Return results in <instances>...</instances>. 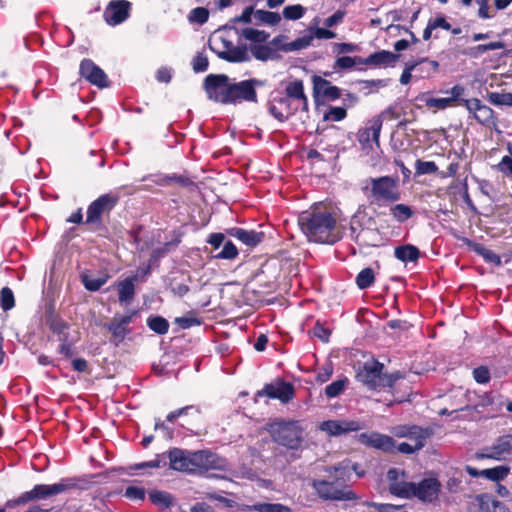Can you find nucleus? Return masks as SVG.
<instances>
[{
    "label": "nucleus",
    "mask_w": 512,
    "mask_h": 512,
    "mask_svg": "<svg viewBox=\"0 0 512 512\" xmlns=\"http://www.w3.org/2000/svg\"><path fill=\"white\" fill-rule=\"evenodd\" d=\"M298 224L312 242L334 244L342 238L340 215L333 207L316 204L299 215Z\"/></svg>",
    "instance_id": "nucleus-1"
},
{
    "label": "nucleus",
    "mask_w": 512,
    "mask_h": 512,
    "mask_svg": "<svg viewBox=\"0 0 512 512\" xmlns=\"http://www.w3.org/2000/svg\"><path fill=\"white\" fill-rule=\"evenodd\" d=\"M257 79L236 82L225 74H210L203 82V88L209 99L222 104L256 103V87L261 86Z\"/></svg>",
    "instance_id": "nucleus-2"
},
{
    "label": "nucleus",
    "mask_w": 512,
    "mask_h": 512,
    "mask_svg": "<svg viewBox=\"0 0 512 512\" xmlns=\"http://www.w3.org/2000/svg\"><path fill=\"white\" fill-rule=\"evenodd\" d=\"M399 471L392 468L387 477L390 481L389 490L393 495L404 498H417L424 503L435 502L440 493L441 483L436 478H425L419 483L397 481Z\"/></svg>",
    "instance_id": "nucleus-3"
},
{
    "label": "nucleus",
    "mask_w": 512,
    "mask_h": 512,
    "mask_svg": "<svg viewBox=\"0 0 512 512\" xmlns=\"http://www.w3.org/2000/svg\"><path fill=\"white\" fill-rule=\"evenodd\" d=\"M365 183L362 191L371 205L382 207L400 200L398 182L390 176L369 178Z\"/></svg>",
    "instance_id": "nucleus-4"
},
{
    "label": "nucleus",
    "mask_w": 512,
    "mask_h": 512,
    "mask_svg": "<svg viewBox=\"0 0 512 512\" xmlns=\"http://www.w3.org/2000/svg\"><path fill=\"white\" fill-rule=\"evenodd\" d=\"M267 431L274 442L291 450H297L303 441L297 421H276L267 425Z\"/></svg>",
    "instance_id": "nucleus-5"
},
{
    "label": "nucleus",
    "mask_w": 512,
    "mask_h": 512,
    "mask_svg": "<svg viewBox=\"0 0 512 512\" xmlns=\"http://www.w3.org/2000/svg\"><path fill=\"white\" fill-rule=\"evenodd\" d=\"M120 196L117 193H106L92 201L86 212L85 224L93 230H98L104 225V218L108 217L119 203Z\"/></svg>",
    "instance_id": "nucleus-6"
},
{
    "label": "nucleus",
    "mask_w": 512,
    "mask_h": 512,
    "mask_svg": "<svg viewBox=\"0 0 512 512\" xmlns=\"http://www.w3.org/2000/svg\"><path fill=\"white\" fill-rule=\"evenodd\" d=\"M318 496L323 500H354L356 494L347 486L340 487L336 482L314 480L312 483Z\"/></svg>",
    "instance_id": "nucleus-7"
},
{
    "label": "nucleus",
    "mask_w": 512,
    "mask_h": 512,
    "mask_svg": "<svg viewBox=\"0 0 512 512\" xmlns=\"http://www.w3.org/2000/svg\"><path fill=\"white\" fill-rule=\"evenodd\" d=\"M390 111L391 109H388L382 114L371 118L363 128L358 130L356 137L363 149L371 148L373 142L379 146V136L383 125L382 117Z\"/></svg>",
    "instance_id": "nucleus-8"
},
{
    "label": "nucleus",
    "mask_w": 512,
    "mask_h": 512,
    "mask_svg": "<svg viewBox=\"0 0 512 512\" xmlns=\"http://www.w3.org/2000/svg\"><path fill=\"white\" fill-rule=\"evenodd\" d=\"M79 487V479L75 477L71 478H63L60 482L46 485V484H38L33 487V494L35 501L47 499L51 496H55L66 492L68 490L76 489Z\"/></svg>",
    "instance_id": "nucleus-9"
},
{
    "label": "nucleus",
    "mask_w": 512,
    "mask_h": 512,
    "mask_svg": "<svg viewBox=\"0 0 512 512\" xmlns=\"http://www.w3.org/2000/svg\"><path fill=\"white\" fill-rule=\"evenodd\" d=\"M295 395L294 387L291 383L283 380H276L266 384L262 390L256 393V398L266 396L271 399H278L282 403L290 402Z\"/></svg>",
    "instance_id": "nucleus-10"
},
{
    "label": "nucleus",
    "mask_w": 512,
    "mask_h": 512,
    "mask_svg": "<svg viewBox=\"0 0 512 512\" xmlns=\"http://www.w3.org/2000/svg\"><path fill=\"white\" fill-rule=\"evenodd\" d=\"M269 113L277 120L283 122L294 115L300 108L282 93L274 95L267 104Z\"/></svg>",
    "instance_id": "nucleus-11"
},
{
    "label": "nucleus",
    "mask_w": 512,
    "mask_h": 512,
    "mask_svg": "<svg viewBox=\"0 0 512 512\" xmlns=\"http://www.w3.org/2000/svg\"><path fill=\"white\" fill-rule=\"evenodd\" d=\"M383 364L371 360L363 364L357 373V379L370 389H381Z\"/></svg>",
    "instance_id": "nucleus-12"
},
{
    "label": "nucleus",
    "mask_w": 512,
    "mask_h": 512,
    "mask_svg": "<svg viewBox=\"0 0 512 512\" xmlns=\"http://www.w3.org/2000/svg\"><path fill=\"white\" fill-rule=\"evenodd\" d=\"M392 433L398 438H409L416 443V448H423L426 440L432 436V428H423L417 425H399L393 428Z\"/></svg>",
    "instance_id": "nucleus-13"
},
{
    "label": "nucleus",
    "mask_w": 512,
    "mask_h": 512,
    "mask_svg": "<svg viewBox=\"0 0 512 512\" xmlns=\"http://www.w3.org/2000/svg\"><path fill=\"white\" fill-rule=\"evenodd\" d=\"M364 427L359 421L355 420H327L323 421L319 429L332 437L341 436L350 432H356Z\"/></svg>",
    "instance_id": "nucleus-14"
},
{
    "label": "nucleus",
    "mask_w": 512,
    "mask_h": 512,
    "mask_svg": "<svg viewBox=\"0 0 512 512\" xmlns=\"http://www.w3.org/2000/svg\"><path fill=\"white\" fill-rule=\"evenodd\" d=\"M131 3L127 0H113L109 2L104 11L105 21L115 26L124 22L130 15Z\"/></svg>",
    "instance_id": "nucleus-15"
},
{
    "label": "nucleus",
    "mask_w": 512,
    "mask_h": 512,
    "mask_svg": "<svg viewBox=\"0 0 512 512\" xmlns=\"http://www.w3.org/2000/svg\"><path fill=\"white\" fill-rule=\"evenodd\" d=\"M79 73L87 81L99 88L109 86L108 77L105 72L90 59L81 61Z\"/></svg>",
    "instance_id": "nucleus-16"
},
{
    "label": "nucleus",
    "mask_w": 512,
    "mask_h": 512,
    "mask_svg": "<svg viewBox=\"0 0 512 512\" xmlns=\"http://www.w3.org/2000/svg\"><path fill=\"white\" fill-rule=\"evenodd\" d=\"M461 104L473 114L474 119L485 126H490L494 123V111L487 105L483 104L479 99H462Z\"/></svg>",
    "instance_id": "nucleus-17"
},
{
    "label": "nucleus",
    "mask_w": 512,
    "mask_h": 512,
    "mask_svg": "<svg viewBox=\"0 0 512 512\" xmlns=\"http://www.w3.org/2000/svg\"><path fill=\"white\" fill-rule=\"evenodd\" d=\"M357 439L361 444L384 452H393L396 447L392 437L378 432L361 433L357 436Z\"/></svg>",
    "instance_id": "nucleus-18"
},
{
    "label": "nucleus",
    "mask_w": 512,
    "mask_h": 512,
    "mask_svg": "<svg viewBox=\"0 0 512 512\" xmlns=\"http://www.w3.org/2000/svg\"><path fill=\"white\" fill-rule=\"evenodd\" d=\"M512 451V434L499 437L491 446L485 447L477 454L478 458L501 460Z\"/></svg>",
    "instance_id": "nucleus-19"
},
{
    "label": "nucleus",
    "mask_w": 512,
    "mask_h": 512,
    "mask_svg": "<svg viewBox=\"0 0 512 512\" xmlns=\"http://www.w3.org/2000/svg\"><path fill=\"white\" fill-rule=\"evenodd\" d=\"M312 83L313 95L316 99H321L322 101H334L341 97V90L321 76L314 75L312 77Z\"/></svg>",
    "instance_id": "nucleus-20"
},
{
    "label": "nucleus",
    "mask_w": 512,
    "mask_h": 512,
    "mask_svg": "<svg viewBox=\"0 0 512 512\" xmlns=\"http://www.w3.org/2000/svg\"><path fill=\"white\" fill-rule=\"evenodd\" d=\"M286 98L296 104L301 110L308 111V99L304 92V85L302 80H294L289 82L284 93Z\"/></svg>",
    "instance_id": "nucleus-21"
},
{
    "label": "nucleus",
    "mask_w": 512,
    "mask_h": 512,
    "mask_svg": "<svg viewBox=\"0 0 512 512\" xmlns=\"http://www.w3.org/2000/svg\"><path fill=\"white\" fill-rule=\"evenodd\" d=\"M170 467L174 470L192 472L191 469V452L179 448H173L168 453Z\"/></svg>",
    "instance_id": "nucleus-22"
},
{
    "label": "nucleus",
    "mask_w": 512,
    "mask_h": 512,
    "mask_svg": "<svg viewBox=\"0 0 512 512\" xmlns=\"http://www.w3.org/2000/svg\"><path fill=\"white\" fill-rule=\"evenodd\" d=\"M211 49L217 53L220 59L228 62L240 63L250 60L246 46H234L232 43H229L228 49L221 51H216L213 47Z\"/></svg>",
    "instance_id": "nucleus-23"
},
{
    "label": "nucleus",
    "mask_w": 512,
    "mask_h": 512,
    "mask_svg": "<svg viewBox=\"0 0 512 512\" xmlns=\"http://www.w3.org/2000/svg\"><path fill=\"white\" fill-rule=\"evenodd\" d=\"M227 234L240 240L242 243L247 246L254 247L260 242H262L264 238L263 232H257L254 230H245L243 228L233 227L227 229Z\"/></svg>",
    "instance_id": "nucleus-24"
},
{
    "label": "nucleus",
    "mask_w": 512,
    "mask_h": 512,
    "mask_svg": "<svg viewBox=\"0 0 512 512\" xmlns=\"http://www.w3.org/2000/svg\"><path fill=\"white\" fill-rule=\"evenodd\" d=\"M400 55L387 50H381L363 58V65L373 67L392 66L399 59Z\"/></svg>",
    "instance_id": "nucleus-25"
},
{
    "label": "nucleus",
    "mask_w": 512,
    "mask_h": 512,
    "mask_svg": "<svg viewBox=\"0 0 512 512\" xmlns=\"http://www.w3.org/2000/svg\"><path fill=\"white\" fill-rule=\"evenodd\" d=\"M132 321V315L121 316L120 318L114 317L107 325L108 330L112 333L116 343L125 339L126 335L130 333L129 324Z\"/></svg>",
    "instance_id": "nucleus-26"
},
{
    "label": "nucleus",
    "mask_w": 512,
    "mask_h": 512,
    "mask_svg": "<svg viewBox=\"0 0 512 512\" xmlns=\"http://www.w3.org/2000/svg\"><path fill=\"white\" fill-rule=\"evenodd\" d=\"M191 459L190 463L192 471H195L197 469H204L208 470L210 468H214L216 466V455L206 451V450H199L191 452Z\"/></svg>",
    "instance_id": "nucleus-27"
},
{
    "label": "nucleus",
    "mask_w": 512,
    "mask_h": 512,
    "mask_svg": "<svg viewBox=\"0 0 512 512\" xmlns=\"http://www.w3.org/2000/svg\"><path fill=\"white\" fill-rule=\"evenodd\" d=\"M137 276L128 277L122 281H119L116 286L118 289L120 303L129 304L132 302L135 296V282Z\"/></svg>",
    "instance_id": "nucleus-28"
},
{
    "label": "nucleus",
    "mask_w": 512,
    "mask_h": 512,
    "mask_svg": "<svg viewBox=\"0 0 512 512\" xmlns=\"http://www.w3.org/2000/svg\"><path fill=\"white\" fill-rule=\"evenodd\" d=\"M481 512H510L506 505L488 494L477 497Z\"/></svg>",
    "instance_id": "nucleus-29"
},
{
    "label": "nucleus",
    "mask_w": 512,
    "mask_h": 512,
    "mask_svg": "<svg viewBox=\"0 0 512 512\" xmlns=\"http://www.w3.org/2000/svg\"><path fill=\"white\" fill-rule=\"evenodd\" d=\"M463 241L466 245H468L475 253L482 256L483 259L488 263H493L497 266L501 265V258L499 255L494 253L492 250L486 248L485 246L474 243L467 238H463Z\"/></svg>",
    "instance_id": "nucleus-30"
},
{
    "label": "nucleus",
    "mask_w": 512,
    "mask_h": 512,
    "mask_svg": "<svg viewBox=\"0 0 512 512\" xmlns=\"http://www.w3.org/2000/svg\"><path fill=\"white\" fill-rule=\"evenodd\" d=\"M394 256L402 262H415L420 256L419 249L411 244L397 246L394 250Z\"/></svg>",
    "instance_id": "nucleus-31"
},
{
    "label": "nucleus",
    "mask_w": 512,
    "mask_h": 512,
    "mask_svg": "<svg viewBox=\"0 0 512 512\" xmlns=\"http://www.w3.org/2000/svg\"><path fill=\"white\" fill-rule=\"evenodd\" d=\"M248 512H292L291 508L280 503H256L246 507Z\"/></svg>",
    "instance_id": "nucleus-32"
},
{
    "label": "nucleus",
    "mask_w": 512,
    "mask_h": 512,
    "mask_svg": "<svg viewBox=\"0 0 512 512\" xmlns=\"http://www.w3.org/2000/svg\"><path fill=\"white\" fill-rule=\"evenodd\" d=\"M237 33L246 40L251 41L253 44L265 43L269 38V33L254 28H244L240 32L237 31Z\"/></svg>",
    "instance_id": "nucleus-33"
},
{
    "label": "nucleus",
    "mask_w": 512,
    "mask_h": 512,
    "mask_svg": "<svg viewBox=\"0 0 512 512\" xmlns=\"http://www.w3.org/2000/svg\"><path fill=\"white\" fill-rule=\"evenodd\" d=\"M250 51L252 55L262 61H266L274 57V48L269 44H251Z\"/></svg>",
    "instance_id": "nucleus-34"
},
{
    "label": "nucleus",
    "mask_w": 512,
    "mask_h": 512,
    "mask_svg": "<svg viewBox=\"0 0 512 512\" xmlns=\"http://www.w3.org/2000/svg\"><path fill=\"white\" fill-rule=\"evenodd\" d=\"M356 65L363 66V58L359 56H341L336 59L333 68L335 70H350L353 69Z\"/></svg>",
    "instance_id": "nucleus-35"
},
{
    "label": "nucleus",
    "mask_w": 512,
    "mask_h": 512,
    "mask_svg": "<svg viewBox=\"0 0 512 512\" xmlns=\"http://www.w3.org/2000/svg\"><path fill=\"white\" fill-rule=\"evenodd\" d=\"M181 238H182V233L174 231L173 238L170 241L166 242L162 247L154 249L152 252V257L154 259H157V258L165 255L170 250L176 248L180 244Z\"/></svg>",
    "instance_id": "nucleus-36"
},
{
    "label": "nucleus",
    "mask_w": 512,
    "mask_h": 512,
    "mask_svg": "<svg viewBox=\"0 0 512 512\" xmlns=\"http://www.w3.org/2000/svg\"><path fill=\"white\" fill-rule=\"evenodd\" d=\"M312 41H313V35H311V34L304 35L302 37L295 39L294 41H292L290 43H286L282 47V50L285 52L302 50V49H305L308 46H310L312 44Z\"/></svg>",
    "instance_id": "nucleus-37"
},
{
    "label": "nucleus",
    "mask_w": 512,
    "mask_h": 512,
    "mask_svg": "<svg viewBox=\"0 0 512 512\" xmlns=\"http://www.w3.org/2000/svg\"><path fill=\"white\" fill-rule=\"evenodd\" d=\"M391 215L398 222H405L413 215V210L406 204H396L390 209Z\"/></svg>",
    "instance_id": "nucleus-38"
},
{
    "label": "nucleus",
    "mask_w": 512,
    "mask_h": 512,
    "mask_svg": "<svg viewBox=\"0 0 512 512\" xmlns=\"http://www.w3.org/2000/svg\"><path fill=\"white\" fill-rule=\"evenodd\" d=\"M254 17L258 22L269 24L271 26L277 25L281 21L279 13L266 10H256Z\"/></svg>",
    "instance_id": "nucleus-39"
},
{
    "label": "nucleus",
    "mask_w": 512,
    "mask_h": 512,
    "mask_svg": "<svg viewBox=\"0 0 512 512\" xmlns=\"http://www.w3.org/2000/svg\"><path fill=\"white\" fill-rule=\"evenodd\" d=\"M149 498L153 504L162 505L165 508H168L173 502V496L165 491L152 490L149 493Z\"/></svg>",
    "instance_id": "nucleus-40"
},
{
    "label": "nucleus",
    "mask_w": 512,
    "mask_h": 512,
    "mask_svg": "<svg viewBox=\"0 0 512 512\" xmlns=\"http://www.w3.org/2000/svg\"><path fill=\"white\" fill-rule=\"evenodd\" d=\"M375 280V273L372 268H364L356 277V284L360 289L370 287Z\"/></svg>",
    "instance_id": "nucleus-41"
},
{
    "label": "nucleus",
    "mask_w": 512,
    "mask_h": 512,
    "mask_svg": "<svg viewBox=\"0 0 512 512\" xmlns=\"http://www.w3.org/2000/svg\"><path fill=\"white\" fill-rule=\"evenodd\" d=\"M209 19V10L205 7H196L188 14V21L191 24L203 25Z\"/></svg>",
    "instance_id": "nucleus-42"
},
{
    "label": "nucleus",
    "mask_w": 512,
    "mask_h": 512,
    "mask_svg": "<svg viewBox=\"0 0 512 512\" xmlns=\"http://www.w3.org/2000/svg\"><path fill=\"white\" fill-rule=\"evenodd\" d=\"M147 325L152 331L158 334H166L169 329L168 321L161 316H153L148 318Z\"/></svg>",
    "instance_id": "nucleus-43"
},
{
    "label": "nucleus",
    "mask_w": 512,
    "mask_h": 512,
    "mask_svg": "<svg viewBox=\"0 0 512 512\" xmlns=\"http://www.w3.org/2000/svg\"><path fill=\"white\" fill-rule=\"evenodd\" d=\"M488 101L495 106L512 107V93L491 92L488 94Z\"/></svg>",
    "instance_id": "nucleus-44"
},
{
    "label": "nucleus",
    "mask_w": 512,
    "mask_h": 512,
    "mask_svg": "<svg viewBox=\"0 0 512 512\" xmlns=\"http://www.w3.org/2000/svg\"><path fill=\"white\" fill-rule=\"evenodd\" d=\"M50 329L53 333H56L59 337V341L65 342L69 339L67 332L68 325L60 319H53L50 323Z\"/></svg>",
    "instance_id": "nucleus-45"
},
{
    "label": "nucleus",
    "mask_w": 512,
    "mask_h": 512,
    "mask_svg": "<svg viewBox=\"0 0 512 512\" xmlns=\"http://www.w3.org/2000/svg\"><path fill=\"white\" fill-rule=\"evenodd\" d=\"M510 468L506 466H497L491 469H486L482 474L492 481L503 480L509 474Z\"/></svg>",
    "instance_id": "nucleus-46"
},
{
    "label": "nucleus",
    "mask_w": 512,
    "mask_h": 512,
    "mask_svg": "<svg viewBox=\"0 0 512 512\" xmlns=\"http://www.w3.org/2000/svg\"><path fill=\"white\" fill-rule=\"evenodd\" d=\"M347 379L346 378H343V379H338L334 382H332L331 384L327 385L326 388H325V395L328 397V398H334V397H337L338 395H340L346 385H347Z\"/></svg>",
    "instance_id": "nucleus-47"
},
{
    "label": "nucleus",
    "mask_w": 512,
    "mask_h": 512,
    "mask_svg": "<svg viewBox=\"0 0 512 512\" xmlns=\"http://www.w3.org/2000/svg\"><path fill=\"white\" fill-rule=\"evenodd\" d=\"M107 281V277L94 278L88 274L82 275V283L89 291H98Z\"/></svg>",
    "instance_id": "nucleus-48"
},
{
    "label": "nucleus",
    "mask_w": 512,
    "mask_h": 512,
    "mask_svg": "<svg viewBox=\"0 0 512 512\" xmlns=\"http://www.w3.org/2000/svg\"><path fill=\"white\" fill-rule=\"evenodd\" d=\"M306 9L300 5H289L283 9V17L287 20H298L305 14Z\"/></svg>",
    "instance_id": "nucleus-49"
},
{
    "label": "nucleus",
    "mask_w": 512,
    "mask_h": 512,
    "mask_svg": "<svg viewBox=\"0 0 512 512\" xmlns=\"http://www.w3.org/2000/svg\"><path fill=\"white\" fill-rule=\"evenodd\" d=\"M191 413H194L196 416H199L200 413H201V410H200V408L198 406L189 405V406L177 409V410L172 411L171 413H169L167 415V421L173 422L174 420H176L180 416L188 415V414H191Z\"/></svg>",
    "instance_id": "nucleus-50"
},
{
    "label": "nucleus",
    "mask_w": 512,
    "mask_h": 512,
    "mask_svg": "<svg viewBox=\"0 0 512 512\" xmlns=\"http://www.w3.org/2000/svg\"><path fill=\"white\" fill-rule=\"evenodd\" d=\"M238 255V250L236 246L231 241H226L224 243L223 249L215 254L213 257L216 259H227L232 260L235 259Z\"/></svg>",
    "instance_id": "nucleus-51"
},
{
    "label": "nucleus",
    "mask_w": 512,
    "mask_h": 512,
    "mask_svg": "<svg viewBox=\"0 0 512 512\" xmlns=\"http://www.w3.org/2000/svg\"><path fill=\"white\" fill-rule=\"evenodd\" d=\"M0 304L4 311L10 310L15 305L14 294L8 287L2 288L0 292Z\"/></svg>",
    "instance_id": "nucleus-52"
},
{
    "label": "nucleus",
    "mask_w": 512,
    "mask_h": 512,
    "mask_svg": "<svg viewBox=\"0 0 512 512\" xmlns=\"http://www.w3.org/2000/svg\"><path fill=\"white\" fill-rule=\"evenodd\" d=\"M35 501L33 490L26 491L22 493L20 496L14 499H10L6 502L7 508H15L20 505H25L28 502Z\"/></svg>",
    "instance_id": "nucleus-53"
},
{
    "label": "nucleus",
    "mask_w": 512,
    "mask_h": 512,
    "mask_svg": "<svg viewBox=\"0 0 512 512\" xmlns=\"http://www.w3.org/2000/svg\"><path fill=\"white\" fill-rule=\"evenodd\" d=\"M415 169L418 175H423L436 173L438 167L433 161H422L418 159L415 163Z\"/></svg>",
    "instance_id": "nucleus-54"
},
{
    "label": "nucleus",
    "mask_w": 512,
    "mask_h": 512,
    "mask_svg": "<svg viewBox=\"0 0 512 512\" xmlns=\"http://www.w3.org/2000/svg\"><path fill=\"white\" fill-rule=\"evenodd\" d=\"M347 116V111L343 107H330L328 111L324 113V120L326 121H341Z\"/></svg>",
    "instance_id": "nucleus-55"
},
{
    "label": "nucleus",
    "mask_w": 512,
    "mask_h": 512,
    "mask_svg": "<svg viewBox=\"0 0 512 512\" xmlns=\"http://www.w3.org/2000/svg\"><path fill=\"white\" fill-rule=\"evenodd\" d=\"M209 61L203 53H198L192 61L193 70L196 73L204 72L208 69Z\"/></svg>",
    "instance_id": "nucleus-56"
},
{
    "label": "nucleus",
    "mask_w": 512,
    "mask_h": 512,
    "mask_svg": "<svg viewBox=\"0 0 512 512\" xmlns=\"http://www.w3.org/2000/svg\"><path fill=\"white\" fill-rule=\"evenodd\" d=\"M332 49L335 54L341 55L356 52L359 47L353 43H333Z\"/></svg>",
    "instance_id": "nucleus-57"
},
{
    "label": "nucleus",
    "mask_w": 512,
    "mask_h": 512,
    "mask_svg": "<svg viewBox=\"0 0 512 512\" xmlns=\"http://www.w3.org/2000/svg\"><path fill=\"white\" fill-rule=\"evenodd\" d=\"M453 103V98H429L426 100V106L429 108L445 109Z\"/></svg>",
    "instance_id": "nucleus-58"
},
{
    "label": "nucleus",
    "mask_w": 512,
    "mask_h": 512,
    "mask_svg": "<svg viewBox=\"0 0 512 512\" xmlns=\"http://www.w3.org/2000/svg\"><path fill=\"white\" fill-rule=\"evenodd\" d=\"M473 377L477 383H488L490 380V371L486 366H479L473 370Z\"/></svg>",
    "instance_id": "nucleus-59"
},
{
    "label": "nucleus",
    "mask_w": 512,
    "mask_h": 512,
    "mask_svg": "<svg viewBox=\"0 0 512 512\" xmlns=\"http://www.w3.org/2000/svg\"><path fill=\"white\" fill-rule=\"evenodd\" d=\"M313 335L320 339L322 342H328L331 335V331L324 327L319 321L313 327Z\"/></svg>",
    "instance_id": "nucleus-60"
},
{
    "label": "nucleus",
    "mask_w": 512,
    "mask_h": 512,
    "mask_svg": "<svg viewBox=\"0 0 512 512\" xmlns=\"http://www.w3.org/2000/svg\"><path fill=\"white\" fill-rule=\"evenodd\" d=\"M254 13H255L254 8L252 6H248L243 10V12L240 16H236L233 19H231V22L234 24H236V23H245V24L251 23V18H252V15H254Z\"/></svg>",
    "instance_id": "nucleus-61"
},
{
    "label": "nucleus",
    "mask_w": 512,
    "mask_h": 512,
    "mask_svg": "<svg viewBox=\"0 0 512 512\" xmlns=\"http://www.w3.org/2000/svg\"><path fill=\"white\" fill-rule=\"evenodd\" d=\"M402 378V375L400 372H395L391 374H386L382 372L381 377V389L385 387H392L393 384L398 380Z\"/></svg>",
    "instance_id": "nucleus-62"
},
{
    "label": "nucleus",
    "mask_w": 512,
    "mask_h": 512,
    "mask_svg": "<svg viewBox=\"0 0 512 512\" xmlns=\"http://www.w3.org/2000/svg\"><path fill=\"white\" fill-rule=\"evenodd\" d=\"M125 495L130 499L143 500L145 497V490L143 488L129 486L126 488Z\"/></svg>",
    "instance_id": "nucleus-63"
},
{
    "label": "nucleus",
    "mask_w": 512,
    "mask_h": 512,
    "mask_svg": "<svg viewBox=\"0 0 512 512\" xmlns=\"http://www.w3.org/2000/svg\"><path fill=\"white\" fill-rule=\"evenodd\" d=\"M498 169L505 175L512 178V158L504 156L498 164Z\"/></svg>",
    "instance_id": "nucleus-64"
}]
</instances>
